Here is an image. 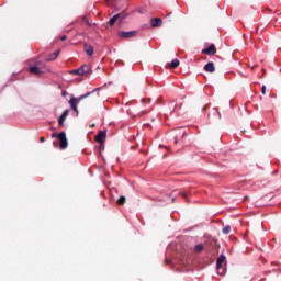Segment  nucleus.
I'll list each match as a JSON object with an SVG mask.
<instances>
[{"instance_id": "22", "label": "nucleus", "mask_w": 281, "mask_h": 281, "mask_svg": "<svg viewBox=\"0 0 281 281\" xmlns=\"http://www.w3.org/2000/svg\"><path fill=\"white\" fill-rule=\"evenodd\" d=\"M180 194H181V196H182L183 199H186V200L188 201V193L181 192Z\"/></svg>"}, {"instance_id": "28", "label": "nucleus", "mask_w": 281, "mask_h": 281, "mask_svg": "<svg viewBox=\"0 0 281 281\" xmlns=\"http://www.w3.org/2000/svg\"><path fill=\"white\" fill-rule=\"evenodd\" d=\"M176 140H175V144H177L178 142H179V139H177V137L175 138Z\"/></svg>"}, {"instance_id": "17", "label": "nucleus", "mask_w": 281, "mask_h": 281, "mask_svg": "<svg viewBox=\"0 0 281 281\" xmlns=\"http://www.w3.org/2000/svg\"><path fill=\"white\" fill-rule=\"evenodd\" d=\"M126 203V196L122 195L117 200V205H124Z\"/></svg>"}, {"instance_id": "18", "label": "nucleus", "mask_w": 281, "mask_h": 281, "mask_svg": "<svg viewBox=\"0 0 281 281\" xmlns=\"http://www.w3.org/2000/svg\"><path fill=\"white\" fill-rule=\"evenodd\" d=\"M82 21L83 23H86V25H89L91 27V22H89V18H87V15L82 16Z\"/></svg>"}, {"instance_id": "6", "label": "nucleus", "mask_w": 281, "mask_h": 281, "mask_svg": "<svg viewBox=\"0 0 281 281\" xmlns=\"http://www.w3.org/2000/svg\"><path fill=\"white\" fill-rule=\"evenodd\" d=\"M225 260H226V257L224 254L220 255V257L217 258V273L218 276H223V272H221V267H223V265H225Z\"/></svg>"}, {"instance_id": "24", "label": "nucleus", "mask_w": 281, "mask_h": 281, "mask_svg": "<svg viewBox=\"0 0 281 281\" xmlns=\"http://www.w3.org/2000/svg\"><path fill=\"white\" fill-rule=\"evenodd\" d=\"M225 271H226L225 268L223 266H221L220 272L223 273V276H224Z\"/></svg>"}, {"instance_id": "5", "label": "nucleus", "mask_w": 281, "mask_h": 281, "mask_svg": "<svg viewBox=\"0 0 281 281\" xmlns=\"http://www.w3.org/2000/svg\"><path fill=\"white\" fill-rule=\"evenodd\" d=\"M137 36V31H121L119 32L120 38H135Z\"/></svg>"}, {"instance_id": "9", "label": "nucleus", "mask_w": 281, "mask_h": 281, "mask_svg": "<svg viewBox=\"0 0 281 281\" xmlns=\"http://www.w3.org/2000/svg\"><path fill=\"white\" fill-rule=\"evenodd\" d=\"M29 71L31 74H35L36 76L41 75V74H44L43 69L36 67V66H31Z\"/></svg>"}, {"instance_id": "1", "label": "nucleus", "mask_w": 281, "mask_h": 281, "mask_svg": "<svg viewBox=\"0 0 281 281\" xmlns=\"http://www.w3.org/2000/svg\"><path fill=\"white\" fill-rule=\"evenodd\" d=\"M93 92H87L86 94L79 97V98H71V111L74 112V116L78 117V104H80L81 100H85V98H89Z\"/></svg>"}, {"instance_id": "20", "label": "nucleus", "mask_w": 281, "mask_h": 281, "mask_svg": "<svg viewBox=\"0 0 281 281\" xmlns=\"http://www.w3.org/2000/svg\"><path fill=\"white\" fill-rule=\"evenodd\" d=\"M213 115H218V117H221V112H218V109H213Z\"/></svg>"}, {"instance_id": "12", "label": "nucleus", "mask_w": 281, "mask_h": 281, "mask_svg": "<svg viewBox=\"0 0 281 281\" xmlns=\"http://www.w3.org/2000/svg\"><path fill=\"white\" fill-rule=\"evenodd\" d=\"M66 117H69V110H66L59 117V126H63V122H65Z\"/></svg>"}, {"instance_id": "16", "label": "nucleus", "mask_w": 281, "mask_h": 281, "mask_svg": "<svg viewBox=\"0 0 281 281\" xmlns=\"http://www.w3.org/2000/svg\"><path fill=\"white\" fill-rule=\"evenodd\" d=\"M60 54V50H57L55 53H53L49 57H48V60H56L58 58Z\"/></svg>"}, {"instance_id": "10", "label": "nucleus", "mask_w": 281, "mask_h": 281, "mask_svg": "<svg viewBox=\"0 0 281 281\" xmlns=\"http://www.w3.org/2000/svg\"><path fill=\"white\" fill-rule=\"evenodd\" d=\"M162 20L160 18H153L151 19V26L153 27H161Z\"/></svg>"}, {"instance_id": "19", "label": "nucleus", "mask_w": 281, "mask_h": 281, "mask_svg": "<svg viewBox=\"0 0 281 281\" xmlns=\"http://www.w3.org/2000/svg\"><path fill=\"white\" fill-rule=\"evenodd\" d=\"M223 234H229V232H232V227L231 226H226L222 229Z\"/></svg>"}, {"instance_id": "26", "label": "nucleus", "mask_w": 281, "mask_h": 281, "mask_svg": "<svg viewBox=\"0 0 281 281\" xmlns=\"http://www.w3.org/2000/svg\"><path fill=\"white\" fill-rule=\"evenodd\" d=\"M95 91H100V88L94 89V91H92V93H95Z\"/></svg>"}, {"instance_id": "23", "label": "nucleus", "mask_w": 281, "mask_h": 281, "mask_svg": "<svg viewBox=\"0 0 281 281\" xmlns=\"http://www.w3.org/2000/svg\"><path fill=\"white\" fill-rule=\"evenodd\" d=\"M108 5H113V0H105Z\"/></svg>"}, {"instance_id": "14", "label": "nucleus", "mask_w": 281, "mask_h": 281, "mask_svg": "<svg viewBox=\"0 0 281 281\" xmlns=\"http://www.w3.org/2000/svg\"><path fill=\"white\" fill-rule=\"evenodd\" d=\"M117 19H120V14H116V15L112 16V18L110 19V21H109V24H110L111 26L115 25V23L117 22Z\"/></svg>"}, {"instance_id": "21", "label": "nucleus", "mask_w": 281, "mask_h": 281, "mask_svg": "<svg viewBox=\"0 0 281 281\" xmlns=\"http://www.w3.org/2000/svg\"><path fill=\"white\" fill-rule=\"evenodd\" d=\"M261 93H262V95H266V94H267V87H266V86H262V88H261Z\"/></svg>"}, {"instance_id": "30", "label": "nucleus", "mask_w": 281, "mask_h": 281, "mask_svg": "<svg viewBox=\"0 0 281 281\" xmlns=\"http://www.w3.org/2000/svg\"><path fill=\"white\" fill-rule=\"evenodd\" d=\"M63 95H66V93H65V92H63Z\"/></svg>"}, {"instance_id": "8", "label": "nucleus", "mask_w": 281, "mask_h": 281, "mask_svg": "<svg viewBox=\"0 0 281 281\" xmlns=\"http://www.w3.org/2000/svg\"><path fill=\"white\" fill-rule=\"evenodd\" d=\"M204 69L209 72V74H214V71H216V68L214 67V63L210 61L204 66Z\"/></svg>"}, {"instance_id": "13", "label": "nucleus", "mask_w": 281, "mask_h": 281, "mask_svg": "<svg viewBox=\"0 0 281 281\" xmlns=\"http://www.w3.org/2000/svg\"><path fill=\"white\" fill-rule=\"evenodd\" d=\"M180 61L179 59H173L170 64H169V68L170 69H177V67H179Z\"/></svg>"}, {"instance_id": "2", "label": "nucleus", "mask_w": 281, "mask_h": 281, "mask_svg": "<svg viewBox=\"0 0 281 281\" xmlns=\"http://www.w3.org/2000/svg\"><path fill=\"white\" fill-rule=\"evenodd\" d=\"M91 74V67L89 65H82L76 70H71V76H89Z\"/></svg>"}, {"instance_id": "7", "label": "nucleus", "mask_w": 281, "mask_h": 281, "mask_svg": "<svg viewBox=\"0 0 281 281\" xmlns=\"http://www.w3.org/2000/svg\"><path fill=\"white\" fill-rule=\"evenodd\" d=\"M202 54H205L206 56H214V54H216V46L211 44L207 48L202 50Z\"/></svg>"}, {"instance_id": "29", "label": "nucleus", "mask_w": 281, "mask_h": 281, "mask_svg": "<svg viewBox=\"0 0 281 281\" xmlns=\"http://www.w3.org/2000/svg\"><path fill=\"white\" fill-rule=\"evenodd\" d=\"M41 142H45V138L42 137V138H41Z\"/></svg>"}, {"instance_id": "27", "label": "nucleus", "mask_w": 281, "mask_h": 281, "mask_svg": "<svg viewBox=\"0 0 281 281\" xmlns=\"http://www.w3.org/2000/svg\"><path fill=\"white\" fill-rule=\"evenodd\" d=\"M95 126V124H92V125H90V128H93Z\"/></svg>"}, {"instance_id": "3", "label": "nucleus", "mask_w": 281, "mask_h": 281, "mask_svg": "<svg viewBox=\"0 0 281 281\" xmlns=\"http://www.w3.org/2000/svg\"><path fill=\"white\" fill-rule=\"evenodd\" d=\"M53 137H57V139L59 140V148L61 150H65V148H67V146H69V144L67 142V135L65 133L53 134Z\"/></svg>"}, {"instance_id": "11", "label": "nucleus", "mask_w": 281, "mask_h": 281, "mask_svg": "<svg viewBox=\"0 0 281 281\" xmlns=\"http://www.w3.org/2000/svg\"><path fill=\"white\" fill-rule=\"evenodd\" d=\"M83 49L88 56H93V46L85 44Z\"/></svg>"}, {"instance_id": "25", "label": "nucleus", "mask_w": 281, "mask_h": 281, "mask_svg": "<svg viewBox=\"0 0 281 281\" xmlns=\"http://www.w3.org/2000/svg\"><path fill=\"white\" fill-rule=\"evenodd\" d=\"M61 41H67V36H61Z\"/></svg>"}, {"instance_id": "4", "label": "nucleus", "mask_w": 281, "mask_h": 281, "mask_svg": "<svg viewBox=\"0 0 281 281\" xmlns=\"http://www.w3.org/2000/svg\"><path fill=\"white\" fill-rule=\"evenodd\" d=\"M94 140L100 144L101 150L104 149V142H106V132L99 131L98 134L94 136Z\"/></svg>"}, {"instance_id": "15", "label": "nucleus", "mask_w": 281, "mask_h": 281, "mask_svg": "<svg viewBox=\"0 0 281 281\" xmlns=\"http://www.w3.org/2000/svg\"><path fill=\"white\" fill-rule=\"evenodd\" d=\"M203 249H204L203 244H198V245L194 247L195 254H201V251H203Z\"/></svg>"}]
</instances>
